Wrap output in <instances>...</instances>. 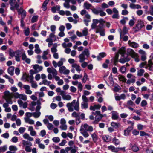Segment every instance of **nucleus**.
Listing matches in <instances>:
<instances>
[{"mask_svg": "<svg viewBox=\"0 0 153 153\" xmlns=\"http://www.w3.org/2000/svg\"><path fill=\"white\" fill-rule=\"evenodd\" d=\"M23 136L25 139H27L29 141H32L33 140V138L31 137L27 133H25Z\"/></svg>", "mask_w": 153, "mask_h": 153, "instance_id": "412c9836", "label": "nucleus"}, {"mask_svg": "<svg viewBox=\"0 0 153 153\" xmlns=\"http://www.w3.org/2000/svg\"><path fill=\"white\" fill-rule=\"evenodd\" d=\"M42 84L45 85H49L51 83V82L50 81H48L47 79H45L43 80L42 81Z\"/></svg>", "mask_w": 153, "mask_h": 153, "instance_id": "bf43d9fd", "label": "nucleus"}, {"mask_svg": "<svg viewBox=\"0 0 153 153\" xmlns=\"http://www.w3.org/2000/svg\"><path fill=\"white\" fill-rule=\"evenodd\" d=\"M59 72L61 74H64L67 75L69 74L70 70L67 69L66 67L64 66H62L59 68Z\"/></svg>", "mask_w": 153, "mask_h": 153, "instance_id": "9b49d317", "label": "nucleus"}, {"mask_svg": "<svg viewBox=\"0 0 153 153\" xmlns=\"http://www.w3.org/2000/svg\"><path fill=\"white\" fill-rule=\"evenodd\" d=\"M66 106L69 111L72 112L74 110L73 107H74L75 110L78 111L79 110V103L78 100L76 102V100H74L71 103H68Z\"/></svg>", "mask_w": 153, "mask_h": 153, "instance_id": "7ed1b4c3", "label": "nucleus"}, {"mask_svg": "<svg viewBox=\"0 0 153 153\" xmlns=\"http://www.w3.org/2000/svg\"><path fill=\"white\" fill-rule=\"evenodd\" d=\"M4 76L7 79H8L9 82L11 84H13L14 82V80L13 79L11 78L7 74H5L4 75Z\"/></svg>", "mask_w": 153, "mask_h": 153, "instance_id": "a19ab883", "label": "nucleus"}, {"mask_svg": "<svg viewBox=\"0 0 153 153\" xmlns=\"http://www.w3.org/2000/svg\"><path fill=\"white\" fill-rule=\"evenodd\" d=\"M19 98L21 99L22 100L25 101L27 99V96L25 94H20Z\"/></svg>", "mask_w": 153, "mask_h": 153, "instance_id": "052dcab7", "label": "nucleus"}, {"mask_svg": "<svg viewBox=\"0 0 153 153\" xmlns=\"http://www.w3.org/2000/svg\"><path fill=\"white\" fill-rule=\"evenodd\" d=\"M106 56V54L102 52L99 53V55L97 56V59L99 61L102 58L105 57Z\"/></svg>", "mask_w": 153, "mask_h": 153, "instance_id": "bb28decb", "label": "nucleus"}, {"mask_svg": "<svg viewBox=\"0 0 153 153\" xmlns=\"http://www.w3.org/2000/svg\"><path fill=\"white\" fill-rule=\"evenodd\" d=\"M83 7L85 8L86 9H90L91 7H93L91 4L87 2H86L84 4Z\"/></svg>", "mask_w": 153, "mask_h": 153, "instance_id": "c85d7f7f", "label": "nucleus"}, {"mask_svg": "<svg viewBox=\"0 0 153 153\" xmlns=\"http://www.w3.org/2000/svg\"><path fill=\"white\" fill-rule=\"evenodd\" d=\"M22 144L24 146H30L32 145V144L30 142L28 141H26L25 140H22Z\"/></svg>", "mask_w": 153, "mask_h": 153, "instance_id": "ea45409f", "label": "nucleus"}, {"mask_svg": "<svg viewBox=\"0 0 153 153\" xmlns=\"http://www.w3.org/2000/svg\"><path fill=\"white\" fill-rule=\"evenodd\" d=\"M72 148L71 149V153H75L77 149V147L74 146L73 147H72Z\"/></svg>", "mask_w": 153, "mask_h": 153, "instance_id": "680f3d73", "label": "nucleus"}, {"mask_svg": "<svg viewBox=\"0 0 153 153\" xmlns=\"http://www.w3.org/2000/svg\"><path fill=\"white\" fill-rule=\"evenodd\" d=\"M113 143L116 145H117L120 143L119 140L118 139L116 138L115 137L114 138L113 140Z\"/></svg>", "mask_w": 153, "mask_h": 153, "instance_id": "3c124183", "label": "nucleus"}, {"mask_svg": "<svg viewBox=\"0 0 153 153\" xmlns=\"http://www.w3.org/2000/svg\"><path fill=\"white\" fill-rule=\"evenodd\" d=\"M118 78L119 80L123 82H125L126 81V79L123 76L121 75H118Z\"/></svg>", "mask_w": 153, "mask_h": 153, "instance_id": "6e6d98bb", "label": "nucleus"}, {"mask_svg": "<svg viewBox=\"0 0 153 153\" xmlns=\"http://www.w3.org/2000/svg\"><path fill=\"white\" fill-rule=\"evenodd\" d=\"M144 27V23L143 21L140 20H138L135 27L133 28L134 33L140 31L142 28Z\"/></svg>", "mask_w": 153, "mask_h": 153, "instance_id": "39448f33", "label": "nucleus"}, {"mask_svg": "<svg viewBox=\"0 0 153 153\" xmlns=\"http://www.w3.org/2000/svg\"><path fill=\"white\" fill-rule=\"evenodd\" d=\"M128 44L130 47L134 48H137L139 46L138 44L134 42H131L130 40L128 41Z\"/></svg>", "mask_w": 153, "mask_h": 153, "instance_id": "aec40b11", "label": "nucleus"}, {"mask_svg": "<svg viewBox=\"0 0 153 153\" xmlns=\"http://www.w3.org/2000/svg\"><path fill=\"white\" fill-rule=\"evenodd\" d=\"M30 86L28 85H23V88L25 90V93L29 95L32 93V91L30 90Z\"/></svg>", "mask_w": 153, "mask_h": 153, "instance_id": "2eb2a0df", "label": "nucleus"}, {"mask_svg": "<svg viewBox=\"0 0 153 153\" xmlns=\"http://www.w3.org/2000/svg\"><path fill=\"white\" fill-rule=\"evenodd\" d=\"M93 130V127L92 126H89L86 123L82 124L80 129L81 133L85 138H87L89 136L87 131L92 132Z\"/></svg>", "mask_w": 153, "mask_h": 153, "instance_id": "f03ea898", "label": "nucleus"}, {"mask_svg": "<svg viewBox=\"0 0 153 153\" xmlns=\"http://www.w3.org/2000/svg\"><path fill=\"white\" fill-rule=\"evenodd\" d=\"M41 101L44 102L45 101L42 98H39L37 101V105L36 106V110L37 111L40 110L41 108Z\"/></svg>", "mask_w": 153, "mask_h": 153, "instance_id": "f3484780", "label": "nucleus"}, {"mask_svg": "<svg viewBox=\"0 0 153 153\" xmlns=\"http://www.w3.org/2000/svg\"><path fill=\"white\" fill-rule=\"evenodd\" d=\"M54 79L56 81H58L57 84L59 85H61L63 84L64 83L62 79H60V77L59 76H58V78L57 79H56V78Z\"/></svg>", "mask_w": 153, "mask_h": 153, "instance_id": "a18cd8bd", "label": "nucleus"}, {"mask_svg": "<svg viewBox=\"0 0 153 153\" xmlns=\"http://www.w3.org/2000/svg\"><path fill=\"white\" fill-rule=\"evenodd\" d=\"M102 138L103 140L106 142H108L110 140V137L108 136H103Z\"/></svg>", "mask_w": 153, "mask_h": 153, "instance_id": "8fccbe9b", "label": "nucleus"}, {"mask_svg": "<svg viewBox=\"0 0 153 153\" xmlns=\"http://www.w3.org/2000/svg\"><path fill=\"white\" fill-rule=\"evenodd\" d=\"M82 53L85 56V55L87 58L89 57V51L87 48L85 49Z\"/></svg>", "mask_w": 153, "mask_h": 153, "instance_id": "c9c22d12", "label": "nucleus"}, {"mask_svg": "<svg viewBox=\"0 0 153 153\" xmlns=\"http://www.w3.org/2000/svg\"><path fill=\"white\" fill-rule=\"evenodd\" d=\"M118 113L114 112L112 113V118L114 120H117L118 118Z\"/></svg>", "mask_w": 153, "mask_h": 153, "instance_id": "37998d69", "label": "nucleus"}, {"mask_svg": "<svg viewBox=\"0 0 153 153\" xmlns=\"http://www.w3.org/2000/svg\"><path fill=\"white\" fill-rule=\"evenodd\" d=\"M128 32V29L125 26L123 27V31L121 29H120V38L122 39L123 38V36L125 34H127Z\"/></svg>", "mask_w": 153, "mask_h": 153, "instance_id": "4468645a", "label": "nucleus"}, {"mask_svg": "<svg viewBox=\"0 0 153 153\" xmlns=\"http://www.w3.org/2000/svg\"><path fill=\"white\" fill-rule=\"evenodd\" d=\"M92 114L95 115V120L94 122V123H97L103 117V115L101 114L100 112L99 111H96L95 112H92Z\"/></svg>", "mask_w": 153, "mask_h": 153, "instance_id": "0eeeda50", "label": "nucleus"}, {"mask_svg": "<svg viewBox=\"0 0 153 153\" xmlns=\"http://www.w3.org/2000/svg\"><path fill=\"white\" fill-rule=\"evenodd\" d=\"M47 71L49 74H52L53 77L54 78H56V79L58 78V76H57L58 74L57 71L53 67L48 68L47 69Z\"/></svg>", "mask_w": 153, "mask_h": 153, "instance_id": "6e6552de", "label": "nucleus"}, {"mask_svg": "<svg viewBox=\"0 0 153 153\" xmlns=\"http://www.w3.org/2000/svg\"><path fill=\"white\" fill-rule=\"evenodd\" d=\"M127 52L128 54L130 55L132 58H134L136 62H137L139 61L140 59L139 58L138 54L136 53L133 50L128 48L127 50Z\"/></svg>", "mask_w": 153, "mask_h": 153, "instance_id": "423d86ee", "label": "nucleus"}, {"mask_svg": "<svg viewBox=\"0 0 153 153\" xmlns=\"http://www.w3.org/2000/svg\"><path fill=\"white\" fill-rule=\"evenodd\" d=\"M24 120L26 123H28L30 124H33L34 123V121L33 120L28 117H25Z\"/></svg>", "mask_w": 153, "mask_h": 153, "instance_id": "b1692460", "label": "nucleus"}, {"mask_svg": "<svg viewBox=\"0 0 153 153\" xmlns=\"http://www.w3.org/2000/svg\"><path fill=\"white\" fill-rule=\"evenodd\" d=\"M7 149V147L6 146H4L0 148V151L1 152H4Z\"/></svg>", "mask_w": 153, "mask_h": 153, "instance_id": "774afa93", "label": "nucleus"}, {"mask_svg": "<svg viewBox=\"0 0 153 153\" xmlns=\"http://www.w3.org/2000/svg\"><path fill=\"white\" fill-rule=\"evenodd\" d=\"M49 0H45L43 3L42 8L44 11H45L47 9L46 6L47 4L48 3Z\"/></svg>", "mask_w": 153, "mask_h": 153, "instance_id": "e433bc0d", "label": "nucleus"}, {"mask_svg": "<svg viewBox=\"0 0 153 153\" xmlns=\"http://www.w3.org/2000/svg\"><path fill=\"white\" fill-rule=\"evenodd\" d=\"M22 59L23 60L25 61L26 63L30 64V59L27 57L25 53H23L22 55Z\"/></svg>", "mask_w": 153, "mask_h": 153, "instance_id": "dca6fc26", "label": "nucleus"}, {"mask_svg": "<svg viewBox=\"0 0 153 153\" xmlns=\"http://www.w3.org/2000/svg\"><path fill=\"white\" fill-rule=\"evenodd\" d=\"M108 149L111 150L114 152H117L119 151L118 149L115 148L114 147L112 146H108Z\"/></svg>", "mask_w": 153, "mask_h": 153, "instance_id": "f704fd0d", "label": "nucleus"}, {"mask_svg": "<svg viewBox=\"0 0 153 153\" xmlns=\"http://www.w3.org/2000/svg\"><path fill=\"white\" fill-rule=\"evenodd\" d=\"M88 77L87 74L86 73H85L82 79V82H83L85 83L86 82V80L88 79Z\"/></svg>", "mask_w": 153, "mask_h": 153, "instance_id": "4d7b16f0", "label": "nucleus"}, {"mask_svg": "<svg viewBox=\"0 0 153 153\" xmlns=\"http://www.w3.org/2000/svg\"><path fill=\"white\" fill-rule=\"evenodd\" d=\"M126 70V67L125 66H122L120 68V71L122 73H124Z\"/></svg>", "mask_w": 153, "mask_h": 153, "instance_id": "e2e57ef3", "label": "nucleus"}, {"mask_svg": "<svg viewBox=\"0 0 153 153\" xmlns=\"http://www.w3.org/2000/svg\"><path fill=\"white\" fill-rule=\"evenodd\" d=\"M111 125L112 127L115 128H117L120 126V124L119 123L114 122H111Z\"/></svg>", "mask_w": 153, "mask_h": 153, "instance_id": "473e14b6", "label": "nucleus"}, {"mask_svg": "<svg viewBox=\"0 0 153 153\" xmlns=\"http://www.w3.org/2000/svg\"><path fill=\"white\" fill-rule=\"evenodd\" d=\"M19 51H16L15 52H13V51H10L9 52V55L10 56H11L12 57H13L14 56H16V55L19 53Z\"/></svg>", "mask_w": 153, "mask_h": 153, "instance_id": "5fc2aeb1", "label": "nucleus"}, {"mask_svg": "<svg viewBox=\"0 0 153 153\" xmlns=\"http://www.w3.org/2000/svg\"><path fill=\"white\" fill-rule=\"evenodd\" d=\"M101 105L99 104L95 105L94 106H91L90 107V109L91 110L95 111L96 109H98L101 107Z\"/></svg>", "mask_w": 153, "mask_h": 153, "instance_id": "a878e982", "label": "nucleus"}, {"mask_svg": "<svg viewBox=\"0 0 153 153\" xmlns=\"http://www.w3.org/2000/svg\"><path fill=\"white\" fill-rule=\"evenodd\" d=\"M132 150L134 152H136L138 151L139 148L138 147L135 145H134L132 147Z\"/></svg>", "mask_w": 153, "mask_h": 153, "instance_id": "338daca9", "label": "nucleus"}, {"mask_svg": "<svg viewBox=\"0 0 153 153\" xmlns=\"http://www.w3.org/2000/svg\"><path fill=\"white\" fill-rule=\"evenodd\" d=\"M93 23L91 25V28L95 29V31L96 33H99L100 35L102 36L105 35V30L103 27L101 26L99 24L98 26L97 24L99 23L98 19H94L93 20Z\"/></svg>", "mask_w": 153, "mask_h": 153, "instance_id": "f257e3e1", "label": "nucleus"}, {"mask_svg": "<svg viewBox=\"0 0 153 153\" xmlns=\"http://www.w3.org/2000/svg\"><path fill=\"white\" fill-rule=\"evenodd\" d=\"M14 67L13 66H10L7 69V72L10 75L12 76L14 74Z\"/></svg>", "mask_w": 153, "mask_h": 153, "instance_id": "4be33fe9", "label": "nucleus"}, {"mask_svg": "<svg viewBox=\"0 0 153 153\" xmlns=\"http://www.w3.org/2000/svg\"><path fill=\"white\" fill-rule=\"evenodd\" d=\"M35 52L37 54L40 53L41 52V50L40 49L39 45L36 44L35 45Z\"/></svg>", "mask_w": 153, "mask_h": 153, "instance_id": "72a5a7b5", "label": "nucleus"}, {"mask_svg": "<svg viewBox=\"0 0 153 153\" xmlns=\"http://www.w3.org/2000/svg\"><path fill=\"white\" fill-rule=\"evenodd\" d=\"M79 62H82L85 59H87V58H85V56L82 53L80 54L79 55Z\"/></svg>", "mask_w": 153, "mask_h": 153, "instance_id": "c756f323", "label": "nucleus"}, {"mask_svg": "<svg viewBox=\"0 0 153 153\" xmlns=\"http://www.w3.org/2000/svg\"><path fill=\"white\" fill-rule=\"evenodd\" d=\"M151 56L152 59L149 60L147 65L148 67H149V69L152 71L153 70V53L151 54Z\"/></svg>", "mask_w": 153, "mask_h": 153, "instance_id": "ddd939ff", "label": "nucleus"}, {"mask_svg": "<svg viewBox=\"0 0 153 153\" xmlns=\"http://www.w3.org/2000/svg\"><path fill=\"white\" fill-rule=\"evenodd\" d=\"M18 140V138L17 137L14 136L13 137L11 140V141L13 142L16 143H17Z\"/></svg>", "mask_w": 153, "mask_h": 153, "instance_id": "69168bd1", "label": "nucleus"}, {"mask_svg": "<svg viewBox=\"0 0 153 153\" xmlns=\"http://www.w3.org/2000/svg\"><path fill=\"white\" fill-rule=\"evenodd\" d=\"M82 77V74L78 75L76 74H74L72 77V78L74 80H76L79 79H81Z\"/></svg>", "mask_w": 153, "mask_h": 153, "instance_id": "79ce46f5", "label": "nucleus"}, {"mask_svg": "<svg viewBox=\"0 0 153 153\" xmlns=\"http://www.w3.org/2000/svg\"><path fill=\"white\" fill-rule=\"evenodd\" d=\"M4 98L6 102H8L9 103L11 104L13 103L12 99L13 98V93H10L8 91H5L4 93Z\"/></svg>", "mask_w": 153, "mask_h": 153, "instance_id": "20e7f679", "label": "nucleus"}, {"mask_svg": "<svg viewBox=\"0 0 153 153\" xmlns=\"http://www.w3.org/2000/svg\"><path fill=\"white\" fill-rule=\"evenodd\" d=\"M71 99V96L68 94L66 95H65L64 97L63 98V99L64 100H70Z\"/></svg>", "mask_w": 153, "mask_h": 153, "instance_id": "0e129e2a", "label": "nucleus"}, {"mask_svg": "<svg viewBox=\"0 0 153 153\" xmlns=\"http://www.w3.org/2000/svg\"><path fill=\"white\" fill-rule=\"evenodd\" d=\"M30 83L31 84V86L32 88H36L37 87V84L34 81L30 82Z\"/></svg>", "mask_w": 153, "mask_h": 153, "instance_id": "864d4df0", "label": "nucleus"}, {"mask_svg": "<svg viewBox=\"0 0 153 153\" xmlns=\"http://www.w3.org/2000/svg\"><path fill=\"white\" fill-rule=\"evenodd\" d=\"M27 81L30 82L33 81V77L32 75L27 76L26 77Z\"/></svg>", "mask_w": 153, "mask_h": 153, "instance_id": "c03bdc74", "label": "nucleus"}, {"mask_svg": "<svg viewBox=\"0 0 153 153\" xmlns=\"http://www.w3.org/2000/svg\"><path fill=\"white\" fill-rule=\"evenodd\" d=\"M126 52V49L124 47H122L119 50L118 53L121 54L122 56H124V53Z\"/></svg>", "mask_w": 153, "mask_h": 153, "instance_id": "2f4dec72", "label": "nucleus"}, {"mask_svg": "<svg viewBox=\"0 0 153 153\" xmlns=\"http://www.w3.org/2000/svg\"><path fill=\"white\" fill-rule=\"evenodd\" d=\"M133 128V126L128 127L126 130L124 131V135L125 136H128L129 135V133Z\"/></svg>", "mask_w": 153, "mask_h": 153, "instance_id": "6ab92c4d", "label": "nucleus"}, {"mask_svg": "<svg viewBox=\"0 0 153 153\" xmlns=\"http://www.w3.org/2000/svg\"><path fill=\"white\" fill-rule=\"evenodd\" d=\"M60 6L59 5H57L56 6L53 7L51 9L52 11L55 13L56 10L59 11L60 10Z\"/></svg>", "mask_w": 153, "mask_h": 153, "instance_id": "4c0bfd02", "label": "nucleus"}, {"mask_svg": "<svg viewBox=\"0 0 153 153\" xmlns=\"http://www.w3.org/2000/svg\"><path fill=\"white\" fill-rule=\"evenodd\" d=\"M65 59L64 58H60V60L57 62L58 66L60 67L62 66L63 62H65Z\"/></svg>", "mask_w": 153, "mask_h": 153, "instance_id": "cd10ccee", "label": "nucleus"}, {"mask_svg": "<svg viewBox=\"0 0 153 153\" xmlns=\"http://www.w3.org/2000/svg\"><path fill=\"white\" fill-rule=\"evenodd\" d=\"M57 46L58 45L56 43H54L53 45V46L51 49V51L52 53H53L57 52Z\"/></svg>", "mask_w": 153, "mask_h": 153, "instance_id": "5701e85b", "label": "nucleus"}, {"mask_svg": "<svg viewBox=\"0 0 153 153\" xmlns=\"http://www.w3.org/2000/svg\"><path fill=\"white\" fill-rule=\"evenodd\" d=\"M28 130L30 132V134L31 136H35L36 135V132L34 131L32 126H29L28 128Z\"/></svg>", "mask_w": 153, "mask_h": 153, "instance_id": "a211bd4d", "label": "nucleus"}, {"mask_svg": "<svg viewBox=\"0 0 153 153\" xmlns=\"http://www.w3.org/2000/svg\"><path fill=\"white\" fill-rule=\"evenodd\" d=\"M145 71L144 69H140L137 71V75L138 76H141L143 75Z\"/></svg>", "mask_w": 153, "mask_h": 153, "instance_id": "49530a36", "label": "nucleus"}, {"mask_svg": "<svg viewBox=\"0 0 153 153\" xmlns=\"http://www.w3.org/2000/svg\"><path fill=\"white\" fill-rule=\"evenodd\" d=\"M72 45V43L70 42L68 44H66L65 42H64L62 44V46L64 48H67V47H71Z\"/></svg>", "mask_w": 153, "mask_h": 153, "instance_id": "58836bf2", "label": "nucleus"}, {"mask_svg": "<svg viewBox=\"0 0 153 153\" xmlns=\"http://www.w3.org/2000/svg\"><path fill=\"white\" fill-rule=\"evenodd\" d=\"M82 34L83 36H86L88 34V29L87 28H85L82 30Z\"/></svg>", "mask_w": 153, "mask_h": 153, "instance_id": "603ef678", "label": "nucleus"}, {"mask_svg": "<svg viewBox=\"0 0 153 153\" xmlns=\"http://www.w3.org/2000/svg\"><path fill=\"white\" fill-rule=\"evenodd\" d=\"M9 149L11 151H15L17 150V148L16 146L12 145L9 146Z\"/></svg>", "mask_w": 153, "mask_h": 153, "instance_id": "13d9d810", "label": "nucleus"}, {"mask_svg": "<svg viewBox=\"0 0 153 153\" xmlns=\"http://www.w3.org/2000/svg\"><path fill=\"white\" fill-rule=\"evenodd\" d=\"M71 66L72 67L74 68L71 70V71L74 73H75L74 69H75L78 73H80V71H81L80 66L77 64L74 63L72 64Z\"/></svg>", "mask_w": 153, "mask_h": 153, "instance_id": "9d476101", "label": "nucleus"}, {"mask_svg": "<svg viewBox=\"0 0 153 153\" xmlns=\"http://www.w3.org/2000/svg\"><path fill=\"white\" fill-rule=\"evenodd\" d=\"M91 10L93 13L96 15H98L99 14L100 16H104L106 15L105 13L102 10H97L93 7H92Z\"/></svg>", "mask_w": 153, "mask_h": 153, "instance_id": "1a4fd4ad", "label": "nucleus"}, {"mask_svg": "<svg viewBox=\"0 0 153 153\" xmlns=\"http://www.w3.org/2000/svg\"><path fill=\"white\" fill-rule=\"evenodd\" d=\"M33 68L34 70L35 73H38L42 71L43 68L42 66H40L38 64H35L32 65Z\"/></svg>", "mask_w": 153, "mask_h": 153, "instance_id": "f8f14e48", "label": "nucleus"}, {"mask_svg": "<svg viewBox=\"0 0 153 153\" xmlns=\"http://www.w3.org/2000/svg\"><path fill=\"white\" fill-rule=\"evenodd\" d=\"M36 112L33 113V116L35 118H38L40 116L41 112L39 111L40 110L37 111L36 110Z\"/></svg>", "mask_w": 153, "mask_h": 153, "instance_id": "393cba45", "label": "nucleus"}, {"mask_svg": "<svg viewBox=\"0 0 153 153\" xmlns=\"http://www.w3.org/2000/svg\"><path fill=\"white\" fill-rule=\"evenodd\" d=\"M91 135L93 141L95 143L96 142L98 139V137L97 134L94 133L91 134Z\"/></svg>", "mask_w": 153, "mask_h": 153, "instance_id": "7c9ffc66", "label": "nucleus"}, {"mask_svg": "<svg viewBox=\"0 0 153 153\" xmlns=\"http://www.w3.org/2000/svg\"><path fill=\"white\" fill-rule=\"evenodd\" d=\"M132 18L133 19L130 20L129 22V24L131 27H132L134 25L135 23V18L134 17H133Z\"/></svg>", "mask_w": 153, "mask_h": 153, "instance_id": "09e8293b", "label": "nucleus"}, {"mask_svg": "<svg viewBox=\"0 0 153 153\" xmlns=\"http://www.w3.org/2000/svg\"><path fill=\"white\" fill-rule=\"evenodd\" d=\"M134 78H132L131 79H128L126 81V83L128 84H130L131 83H134L135 82V76H134Z\"/></svg>", "mask_w": 153, "mask_h": 153, "instance_id": "de8ad7c7", "label": "nucleus"}]
</instances>
